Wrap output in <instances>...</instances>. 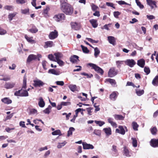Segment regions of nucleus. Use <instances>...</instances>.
Returning a JSON list of instances; mask_svg holds the SVG:
<instances>
[{"label":"nucleus","mask_w":158,"mask_h":158,"mask_svg":"<svg viewBox=\"0 0 158 158\" xmlns=\"http://www.w3.org/2000/svg\"><path fill=\"white\" fill-rule=\"evenodd\" d=\"M60 10L66 15H71L73 13V9L71 6L68 4L60 6Z\"/></svg>","instance_id":"nucleus-1"},{"label":"nucleus","mask_w":158,"mask_h":158,"mask_svg":"<svg viewBox=\"0 0 158 158\" xmlns=\"http://www.w3.org/2000/svg\"><path fill=\"white\" fill-rule=\"evenodd\" d=\"M41 57L40 55H37L34 54H30L28 56L26 60L27 63H29L31 61L34 60H37L38 61L40 60V58Z\"/></svg>","instance_id":"nucleus-2"},{"label":"nucleus","mask_w":158,"mask_h":158,"mask_svg":"<svg viewBox=\"0 0 158 158\" xmlns=\"http://www.w3.org/2000/svg\"><path fill=\"white\" fill-rule=\"evenodd\" d=\"M88 65L98 73H100L101 75L103 74L104 71L103 69L97 65L93 63H89Z\"/></svg>","instance_id":"nucleus-3"},{"label":"nucleus","mask_w":158,"mask_h":158,"mask_svg":"<svg viewBox=\"0 0 158 158\" xmlns=\"http://www.w3.org/2000/svg\"><path fill=\"white\" fill-rule=\"evenodd\" d=\"M54 18L57 22H62L65 20V16L64 14L60 13L55 15Z\"/></svg>","instance_id":"nucleus-4"},{"label":"nucleus","mask_w":158,"mask_h":158,"mask_svg":"<svg viewBox=\"0 0 158 158\" xmlns=\"http://www.w3.org/2000/svg\"><path fill=\"white\" fill-rule=\"evenodd\" d=\"M118 73L117 71L116 70L115 68L112 67L110 68L108 72V77H114Z\"/></svg>","instance_id":"nucleus-5"},{"label":"nucleus","mask_w":158,"mask_h":158,"mask_svg":"<svg viewBox=\"0 0 158 158\" xmlns=\"http://www.w3.org/2000/svg\"><path fill=\"white\" fill-rule=\"evenodd\" d=\"M33 85L35 87H41L44 85L45 83L42 81L37 79L33 81Z\"/></svg>","instance_id":"nucleus-6"},{"label":"nucleus","mask_w":158,"mask_h":158,"mask_svg":"<svg viewBox=\"0 0 158 158\" xmlns=\"http://www.w3.org/2000/svg\"><path fill=\"white\" fill-rule=\"evenodd\" d=\"M58 36V32L56 30L50 32L48 35L49 38L51 40H53L56 38Z\"/></svg>","instance_id":"nucleus-7"},{"label":"nucleus","mask_w":158,"mask_h":158,"mask_svg":"<svg viewBox=\"0 0 158 158\" xmlns=\"http://www.w3.org/2000/svg\"><path fill=\"white\" fill-rule=\"evenodd\" d=\"M146 0L147 4L151 7L152 9L154 8V6L156 8H157V6L156 5V1L152 0Z\"/></svg>","instance_id":"nucleus-8"},{"label":"nucleus","mask_w":158,"mask_h":158,"mask_svg":"<svg viewBox=\"0 0 158 158\" xmlns=\"http://www.w3.org/2000/svg\"><path fill=\"white\" fill-rule=\"evenodd\" d=\"M150 143V145L153 148L158 147V139H152Z\"/></svg>","instance_id":"nucleus-9"},{"label":"nucleus","mask_w":158,"mask_h":158,"mask_svg":"<svg viewBox=\"0 0 158 158\" xmlns=\"http://www.w3.org/2000/svg\"><path fill=\"white\" fill-rule=\"evenodd\" d=\"M15 83L13 82H6L4 85V88L7 89L13 88L15 85Z\"/></svg>","instance_id":"nucleus-10"},{"label":"nucleus","mask_w":158,"mask_h":158,"mask_svg":"<svg viewBox=\"0 0 158 158\" xmlns=\"http://www.w3.org/2000/svg\"><path fill=\"white\" fill-rule=\"evenodd\" d=\"M71 25L72 28L75 30H78L80 28V24L76 22H71Z\"/></svg>","instance_id":"nucleus-11"},{"label":"nucleus","mask_w":158,"mask_h":158,"mask_svg":"<svg viewBox=\"0 0 158 158\" xmlns=\"http://www.w3.org/2000/svg\"><path fill=\"white\" fill-rule=\"evenodd\" d=\"M83 148L84 149H93L94 146L90 144H88L85 142H83L82 143Z\"/></svg>","instance_id":"nucleus-12"},{"label":"nucleus","mask_w":158,"mask_h":158,"mask_svg":"<svg viewBox=\"0 0 158 158\" xmlns=\"http://www.w3.org/2000/svg\"><path fill=\"white\" fill-rule=\"evenodd\" d=\"M118 129H116L115 130L116 133H119L122 135H124L125 133V131L123 127L122 126H119Z\"/></svg>","instance_id":"nucleus-13"},{"label":"nucleus","mask_w":158,"mask_h":158,"mask_svg":"<svg viewBox=\"0 0 158 158\" xmlns=\"http://www.w3.org/2000/svg\"><path fill=\"white\" fill-rule=\"evenodd\" d=\"M118 94V92L117 91L113 92L110 95V99L112 100L115 101L116 99Z\"/></svg>","instance_id":"nucleus-14"},{"label":"nucleus","mask_w":158,"mask_h":158,"mask_svg":"<svg viewBox=\"0 0 158 158\" xmlns=\"http://www.w3.org/2000/svg\"><path fill=\"white\" fill-rule=\"evenodd\" d=\"M79 57L75 55L71 56L70 58V61L73 63L77 62L78 61H79Z\"/></svg>","instance_id":"nucleus-15"},{"label":"nucleus","mask_w":158,"mask_h":158,"mask_svg":"<svg viewBox=\"0 0 158 158\" xmlns=\"http://www.w3.org/2000/svg\"><path fill=\"white\" fill-rule=\"evenodd\" d=\"M127 64L131 67H132L136 64L135 62L133 59H128L126 61Z\"/></svg>","instance_id":"nucleus-16"},{"label":"nucleus","mask_w":158,"mask_h":158,"mask_svg":"<svg viewBox=\"0 0 158 158\" xmlns=\"http://www.w3.org/2000/svg\"><path fill=\"white\" fill-rule=\"evenodd\" d=\"M89 22L91 24L93 27L96 28L98 25V20L97 19H92L89 20Z\"/></svg>","instance_id":"nucleus-17"},{"label":"nucleus","mask_w":158,"mask_h":158,"mask_svg":"<svg viewBox=\"0 0 158 158\" xmlns=\"http://www.w3.org/2000/svg\"><path fill=\"white\" fill-rule=\"evenodd\" d=\"M137 64L139 67L142 68H143L145 64V60L143 59L142 58L138 60Z\"/></svg>","instance_id":"nucleus-18"},{"label":"nucleus","mask_w":158,"mask_h":158,"mask_svg":"<svg viewBox=\"0 0 158 158\" xmlns=\"http://www.w3.org/2000/svg\"><path fill=\"white\" fill-rule=\"evenodd\" d=\"M1 101L2 102L6 104H11L12 102V100L10 99L9 98L7 97H5L2 98Z\"/></svg>","instance_id":"nucleus-19"},{"label":"nucleus","mask_w":158,"mask_h":158,"mask_svg":"<svg viewBox=\"0 0 158 158\" xmlns=\"http://www.w3.org/2000/svg\"><path fill=\"white\" fill-rule=\"evenodd\" d=\"M54 45L53 42L52 41H47L45 42V45L44 47L45 48H47L48 47H52Z\"/></svg>","instance_id":"nucleus-20"},{"label":"nucleus","mask_w":158,"mask_h":158,"mask_svg":"<svg viewBox=\"0 0 158 158\" xmlns=\"http://www.w3.org/2000/svg\"><path fill=\"white\" fill-rule=\"evenodd\" d=\"M50 10L49 6L47 5L46 8L44 10L43 14L45 17L48 16V11Z\"/></svg>","instance_id":"nucleus-21"},{"label":"nucleus","mask_w":158,"mask_h":158,"mask_svg":"<svg viewBox=\"0 0 158 158\" xmlns=\"http://www.w3.org/2000/svg\"><path fill=\"white\" fill-rule=\"evenodd\" d=\"M123 148V152L124 155L127 156H130L129 151L128 148L126 146H124Z\"/></svg>","instance_id":"nucleus-22"},{"label":"nucleus","mask_w":158,"mask_h":158,"mask_svg":"<svg viewBox=\"0 0 158 158\" xmlns=\"http://www.w3.org/2000/svg\"><path fill=\"white\" fill-rule=\"evenodd\" d=\"M113 119L111 118H109L108 119V122L110 123L111 126L113 127L116 128L117 127V124L116 123L113 121Z\"/></svg>","instance_id":"nucleus-23"},{"label":"nucleus","mask_w":158,"mask_h":158,"mask_svg":"<svg viewBox=\"0 0 158 158\" xmlns=\"http://www.w3.org/2000/svg\"><path fill=\"white\" fill-rule=\"evenodd\" d=\"M111 150L114 154L116 156H117L118 155V152L116 146L115 145H113Z\"/></svg>","instance_id":"nucleus-24"},{"label":"nucleus","mask_w":158,"mask_h":158,"mask_svg":"<svg viewBox=\"0 0 158 158\" xmlns=\"http://www.w3.org/2000/svg\"><path fill=\"white\" fill-rule=\"evenodd\" d=\"M54 55L55 56L56 60H60L63 56L61 52H57L54 53Z\"/></svg>","instance_id":"nucleus-25"},{"label":"nucleus","mask_w":158,"mask_h":158,"mask_svg":"<svg viewBox=\"0 0 158 158\" xmlns=\"http://www.w3.org/2000/svg\"><path fill=\"white\" fill-rule=\"evenodd\" d=\"M39 100V101L38 102L39 106L40 107H43L45 106V103L43 98L42 97H40V98Z\"/></svg>","instance_id":"nucleus-26"},{"label":"nucleus","mask_w":158,"mask_h":158,"mask_svg":"<svg viewBox=\"0 0 158 158\" xmlns=\"http://www.w3.org/2000/svg\"><path fill=\"white\" fill-rule=\"evenodd\" d=\"M108 40L109 42L111 44L114 45L115 44V41L114 37L113 36H109L108 37Z\"/></svg>","instance_id":"nucleus-27"},{"label":"nucleus","mask_w":158,"mask_h":158,"mask_svg":"<svg viewBox=\"0 0 158 158\" xmlns=\"http://www.w3.org/2000/svg\"><path fill=\"white\" fill-rule=\"evenodd\" d=\"M103 130L107 135H109L111 134V130L110 127L104 128L103 129Z\"/></svg>","instance_id":"nucleus-28"},{"label":"nucleus","mask_w":158,"mask_h":158,"mask_svg":"<svg viewBox=\"0 0 158 158\" xmlns=\"http://www.w3.org/2000/svg\"><path fill=\"white\" fill-rule=\"evenodd\" d=\"M25 38L29 42L31 43H35V41L33 40V37H29L27 35H25Z\"/></svg>","instance_id":"nucleus-29"},{"label":"nucleus","mask_w":158,"mask_h":158,"mask_svg":"<svg viewBox=\"0 0 158 158\" xmlns=\"http://www.w3.org/2000/svg\"><path fill=\"white\" fill-rule=\"evenodd\" d=\"M114 117L116 120H123L124 118V117L122 115L118 114H114Z\"/></svg>","instance_id":"nucleus-30"},{"label":"nucleus","mask_w":158,"mask_h":158,"mask_svg":"<svg viewBox=\"0 0 158 158\" xmlns=\"http://www.w3.org/2000/svg\"><path fill=\"white\" fill-rule=\"evenodd\" d=\"M152 83L155 86H158V75L156 76L153 79Z\"/></svg>","instance_id":"nucleus-31"},{"label":"nucleus","mask_w":158,"mask_h":158,"mask_svg":"<svg viewBox=\"0 0 158 158\" xmlns=\"http://www.w3.org/2000/svg\"><path fill=\"white\" fill-rule=\"evenodd\" d=\"M69 87L70 90L73 92L77 90V86L75 85H70Z\"/></svg>","instance_id":"nucleus-32"},{"label":"nucleus","mask_w":158,"mask_h":158,"mask_svg":"<svg viewBox=\"0 0 158 158\" xmlns=\"http://www.w3.org/2000/svg\"><path fill=\"white\" fill-rule=\"evenodd\" d=\"M28 31L32 33H35L38 31V29L34 26H33L31 28L28 30Z\"/></svg>","instance_id":"nucleus-33"},{"label":"nucleus","mask_w":158,"mask_h":158,"mask_svg":"<svg viewBox=\"0 0 158 158\" xmlns=\"http://www.w3.org/2000/svg\"><path fill=\"white\" fill-rule=\"evenodd\" d=\"M48 73L56 75H59V72L56 71L53 69H49L48 71Z\"/></svg>","instance_id":"nucleus-34"},{"label":"nucleus","mask_w":158,"mask_h":158,"mask_svg":"<svg viewBox=\"0 0 158 158\" xmlns=\"http://www.w3.org/2000/svg\"><path fill=\"white\" fill-rule=\"evenodd\" d=\"M132 126L133 129L135 131H137L138 130V128L139 127V125L136 122H133L132 123Z\"/></svg>","instance_id":"nucleus-35"},{"label":"nucleus","mask_w":158,"mask_h":158,"mask_svg":"<svg viewBox=\"0 0 158 158\" xmlns=\"http://www.w3.org/2000/svg\"><path fill=\"white\" fill-rule=\"evenodd\" d=\"M107 81L109 82L112 85H115L116 84V82L115 80L107 78L106 79Z\"/></svg>","instance_id":"nucleus-36"},{"label":"nucleus","mask_w":158,"mask_h":158,"mask_svg":"<svg viewBox=\"0 0 158 158\" xmlns=\"http://www.w3.org/2000/svg\"><path fill=\"white\" fill-rule=\"evenodd\" d=\"M16 15V13L15 12L13 13L9 14L8 15V18L10 21H11L13 18Z\"/></svg>","instance_id":"nucleus-37"},{"label":"nucleus","mask_w":158,"mask_h":158,"mask_svg":"<svg viewBox=\"0 0 158 158\" xmlns=\"http://www.w3.org/2000/svg\"><path fill=\"white\" fill-rule=\"evenodd\" d=\"M27 86V78L24 77L23 80V86L21 88L22 89H26Z\"/></svg>","instance_id":"nucleus-38"},{"label":"nucleus","mask_w":158,"mask_h":158,"mask_svg":"<svg viewBox=\"0 0 158 158\" xmlns=\"http://www.w3.org/2000/svg\"><path fill=\"white\" fill-rule=\"evenodd\" d=\"M151 133L153 135H156V134L157 130L156 127H154L150 129Z\"/></svg>","instance_id":"nucleus-39"},{"label":"nucleus","mask_w":158,"mask_h":158,"mask_svg":"<svg viewBox=\"0 0 158 158\" xmlns=\"http://www.w3.org/2000/svg\"><path fill=\"white\" fill-rule=\"evenodd\" d=\"M131 139L132 140V144L133 146L134 147H137V140L136 138H132Z\"/></svg>","instance_id":"nucleus-40"},{"label":"nucleus","mask_w":158,"mask_h":158,"mask_svg":"<svg viewBox=\"0 0 158 158\" xmlns=\"http://www.w3.org/2000/svg\"><path fill=\"white\" fill-rule=\"evenodd\" d=\"M100 53V50L98 49V48L96 47L94 48V55L96 58L98 57V55Z\"/></svg>","instance_id":"nucleus-41"},{"label":"nucleus","mask_w":158,"mask_h":158,"mask_svg":"<svg viewBox=\"0 0 158 158\" xmlns=\"http://www.w3.org/2000/svg\"><path fill=\"white\" fill-rule=\"evenodd\" d=\"M27 2V0H16V2L18 4H23Z\"/></svg>","instance_id":"nucleus-42"},{"label":"nucleus","mask_w":158,"mask_h":158,"mask_svg":"<svg viewBox=\"0 0 158 158\" xmlns=\"http://www.w3.org/2000/svg\"><path fill=\"white\" fill-rule=\"evenodd\" d=\"M75 130V129L73 127H70L68 131L67 135L69 136L72 135L73 131Z\"/></svg>","instance_id":"nucleus-43"},{"label":"nucleus","mask_w":158,"mask_h":158,"mask_svg":"<svg viewBox=\"0 0 158 158\" xmlns=\"http://www.w3.org/2000/svg\"><path fill=\"white\" fill-rule=\"evenodd\" d=\"M4 8L8 10L12 11L14 10L13 6H12L6 5L4 7Z\"/></svg>","instance_id":"nucleus-44"},{"label":"nucleus","mask_w":158,"mask_h":158,"mask_svg":"<svg viewBox=\"0 0 158 158\" xmlns=\"http://www.w3.org/2000/svg\"><path fill=\"white\" fill-rule=\"evenodd\" d=\"M81 46L83 52L84 53H87L89 52V50L86 47H85L82 45H81Z\"/></svg>","instance_id":"nucleus-45"},{"label":"nucleus","mask_w":158,"mask_h":158,"mask_svg":"<svg viewBox=\"0 0 158 158\" xmlns=\"http://www.w3.org/2000/svg\"><path fill=\"white\" fill-rule=\"evenodd\" d=\"M135 2L137 5L141 9H143L144 8V6L141 4L139 0H135Z\"/></svg>","instance_id":"nucleus-46"},{"label":"nucleus","mask_w":158,"mask_h":158,"mask_svg":"<svg viewBox=\"0 0 158 158\" xmlns=\"http://www.w3.org/2000/svg\"><path fill=\"white\" fill-rule=\"evenodd\" d=\"M136 93L137 95L140 96L144 93V91L142 89L141 90H136Z\"/></svg>","instance_id":"nucleus-47"},{"label":"nucleus","mask_w":158,"mask_h":158,"mask_svg":"<svg viewBox=\"0 0 158 158\" xmlns=\"http://www.w3.org/2000/svg\"><path fill=\"white\" fill-rule=\"evenodd\" d=\"M94 122L97 124H98V126L100 127L102 126L105 123L104 122L101 121L95 120Z\"/></svg>","instance_id":"nucleus-48"},{"label":"nucleus","mask_w":158,"mask_h":158,"mask_svg":"<svg viewBox=\"0 0 158 158\" xmlns=\"http://www.w3.org/2000/svg\"><path fill=\"white\" fill-rule=\"evenodd\" d=\"M21 97H26L28 96V93L27 91L26 90H24L21 91Z\"/></svg>","instance_id":"nucleus-49"},{"label":"nucleus","mask_w":158,"mask_h":158,"mask_svg":"<svg viewBox=\"0 0 158 158\" xmlns=\"http://www.w3.org/2000/svg\"><path fill=\"white\" fill-rule=\"evenodd\" d=\"M144 70L147 75H148L150 72V69L148 67H144Z\"/></svg>","instance_id":"nucleus-50"},{"label":"nucleus","mask_w":158,"mask_h":158,"mask_svg":"<svg viewBox=\"0 0 158 158\" xmlns=\"http://www.w3.org/2000/svg\"><path fill=\"white\" fill-rule=\"evenodd\" d=\"M53 135H60L61 134V131L60 130H57L52 132Z\"/></svg>","instance_id":"nucleus-51"},{"label":"nucleus","mask_w":158,"mask_h":158,"mask_svg":"<svg viewBox=\"0 0 158 158\" xmlns=\"http://www.w3.org/2000/svg\"><path fill=\"white\" fill-rule=\"evenodd\" d=\"M92 10L93 11H94L98 8V6L93 3H92L91 5Z\"/></svg>","instance_id":"nucleus-52"},{"label":"nucleus","mask_w":158,"mask_h":158,"mask_svg":"<svg viewBox=\"0 0 158 158\" xmlns=\"http://www.w3.org/2000/svg\"><path fill=\"white\" fill-rule=\"evenodd\" d=\"M94 106L95 108V112H96L100 110V108L99 107V104H98L97 103H95L94 104Z\"/></svg>","instance_id":"nucleus-53"},{"label":"nucleus","mask_w":158,"mask_h":158,"mask_svg":"<svg viewBox=\"0 0 158 158\" xmlns=\"http://www.w3.org/2000/svg\"><path fill=\"white\" fill-rule=\"evenodd\" d=\"M22 90V89L20 90H19L18 91H16L14 93V95L15 96H21V91Z\"/></svg>","instance_id":"nucleus-54"},{"label":"nucleus","mask_w":158,"mask_h":158,"mask_svg":"<svg viewBox=\"0 0 158 158\" xmlns=\"http://www.w3.org/2000/svg\"><path fill=\"white\" fill-rule=\"evenodd\" d=\"M94 133L96 135L100 136L101 134V131L99 130H95Z\"/></svg>","instance_id":"nucleus-55"},{"label":"nucleus","mask_w":158,"mask_h":158,"mask_svg":"<svg viewBox=\"0 0 158 158\" xmlns=\"http://www.w3.org/2000/svg\"><path fill=\"white\" fill-rule=\"evenodd\" d=\"M86 39L87 40L91 42L92 43H97L98 42V40H94L91 38H86Z\"/></svg>","instance_id":"nucleus-56"},{"label":"nucleus","mask_w":158,"mask_h":158,"mask_svg":"<svg viewBox=\"0 0 158 158\" xmlns=\"http://www.w3.org/2000/svg\"><path fill=\"white\" fill-rule=\"evenodd\" d=\"M81 75L86 76L87 78H91L93 77V75L92 74H88L85 73H81Z\"/></svg>","instance_id":"nucleus-57"},{"label":"nucleus","mask_w":158,"mask_h":158,"mask_svg":"<svg viewBox=\"0 0 158 158\" xmlns=\"http://www.w3.org/2000/svg\"><path fill=\"white\" fill-rule=\"evenodd\" d=\"M60 6L62 5H64L68 4L67 0H60Z\"/></svg>","instance_id":"nucleus-58"},{"label":"nucleus","mask_w":158,"mask_h":158,"mask_svg":"<svg viewBox=\"0 0 158 158\" xmlns=\"http://www.w3.org/2000/svg\"><path fill=\"white\" fill-rule=\"evenodd\" d=\"M47 63V62L46 60L43 61L42 63L43 67L44 69L45 70L47 69V68H46V65Z\"/></svg>","instance_id":"nucleus-59"},{"label":"nucleus","mask_w":158,"mask_h":158,"mask_svg":"<svg viewBox=\"0 0 158 158\" xmlns=\"http://www.w3.org/2000/svg\"><path fill=\"white\" fill-rule=\"evenodd\" d=\"M126 86H131L134 88L136 87V86L134 85V84L131 82L128 81L126 84Z\"/></svg>","instance_id":"nucleus-60"},{"label":"nucleus","mask_w":158,"mask_h":158,"mask_svg":"<svg viewBox=\"0 0 158 158\" xmlns=\"http://www.w3.org/2000/svg\"><path fill=\"white\" fill-rule=\"evenodd\" d=\"M6 31L0 27V35H3L6 34Z\"/></svg>","instance_id":"nucleus-61"},{"label":"nucleus","mask_w":158,"mask_h":158,"mask_svg":"<svg viewBox=\"0 0 158 158\" xmlns=\"http://www.w3.org/2000/svg\"><path fill=\"white\" fill-rule=\"evenodd\" d=\"M113 14L114 17L116 18H118V16L120 15V13L118 11H114V12Z\"/></svg>","instance_id":"nucleus-62"},{"label":"nucleus","mask_w":158,"mask_h":158,"mask_svg":"<svg viewBox=\"0 0 158 158\" xmlns=\"http://www.w3.org/2000/svg\"><path fill=\"white\" fill-rule=\"evenodd\" d=\"M66 143H65V142L59 143L57 146V148H61L62 147L64 146L65 145Z\"/></svg>","instance_id":"nucleus-63"},{"label":"nucleus","mask_w":158,"mask_h":158,"mask_svg":"<svg viewBox=\"0 0 158 158\" xmlns=\"http://www.w3.org/2000/svg\"><path fill=\"white\" fill-rule=\"evenodd\" d=\"M21 12L23 14H26L29 13V9H26L23 10H21Z\"/></svg>","instance_id":"nucleus-64"}]
</instances>
